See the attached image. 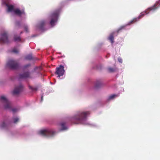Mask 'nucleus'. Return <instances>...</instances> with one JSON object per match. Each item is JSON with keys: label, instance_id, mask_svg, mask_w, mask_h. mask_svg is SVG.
I'll return each instance as SVG.
<instances>
[{"label": "nucleus", "instance_id": "obj_15", "mask_svg": "<svg viewBox=\"0 0 160 160\" xmlns=\"http://www.w3.org/2000/svg\"><path fill=\"white\" fill-rule=\"evenodd\" d=\"M6 6L8 8V12H12L13 11L14 12V10L15 9H14V6L13 5H8V4H7Z\"/></svg>", "mask_w": 160, "mask_h": 160}, {"label": "nucleus", "instance_id": "obj_28", "mask_svg": "<svg viewBox=\"0 0 160 160\" xmlns=\"http://www.w3.org/2000/svg\"><path fill=\"white\" fill-rule=\"evenodd\" d=\"M43 100V96H42L41 98V102H42Z\"/></svg>", "mask_w": 160, "mask_h": 160}, {"label": "nucleus", "instance_id": "obj_21", "mask_svg": "<svg viewBox=\"0 0 160 160\" xmlns=\"http://www.w3.org/2000/svg\"><path fill=\"white\" fill-rule=\"evenodd\" d=\"M66 124V123L64 122H62L61 124V125L62 127V130H66L67 129V127L65 126V125Z\"/></svg>", "mask_w": 160, "mask_h": 160}, {"label": "nucleus", "instance_id": "obj_27", "mask_svg": "<svg viewBox=\"0 0 160 160\" xmlns=\"http://www.w3.org/2000/svg\"><path fill=\"white\" fill-rule=\"evenodd\" d=\"M118 60L119 61V62H120L121 63H122V59L120 58H118Z\"/></svg>", "mask_w": 160, "mask_h": 160}, {"label": "nucleus", "instance_id": "obj_26", "mask_svg": "<svg viewBox=\"0 0 160 160\" xmlns=\"http://www.w3.org/2000/svg\"><path fill=\"white\" fill-rule=\"evenodd\" d=\"M24 29L26 32H29L28 28L27 26L25 25L24 26Z\"/></svg>", "mask_w": 160, "mask_h": 160}, {"label": "nucleus", "instance_id": "obj_22", "mask_svg": "<svg viewBox=\"0 0 160 160\" xmlns=\"http://www.w3.org/2000/svg\"><path fill=\"white\" fill-rule=\"evenodd\" d=\"M31 66V64H26V65H25L23 67V70H25L28 68V67H30Z\"/></svg>", "mask_w": 160, "mask_h": 160}, {"label": "nucleus", "instance_id": "obj_18", "mask_svg": "<svg viewBox=\"0 0 160 160\" xmlns=\"http://www.w3.org/2000/svg\"><path fill=\"white\" fill-rule=\"evenodd\" d=\"M14 39L15 41L19 42L21 41V38L20 37L17 35L14 36Z\"/></svg>", "mask_w": 160, "mask_h": 160}, {"label": "nucleus", "instance_id": "obj_11", "mask_svg": "<svg viewBox=\"0 0 160 160\" xmlns=\"http://www.w3.org/2000/svg\"><path fill=\"white\" fill-rule=\"evenodd\" d=\"M14 14L19 16H21L22 14H25L23 10H20L18 8L15 9L14 10Z\"/></svg>", "mask_w": 160, "mask_h": 160}, {"label": "nucleus", "instance_id": "obj_20", "mask_svg": "<svg viewBox=\"0 0 160 160\" xmlns=\"http://www.w3.org/2000/svg\"><path fill=\"white\" fill-rule=\"evenodd\" d=\"M118 96V95H116V94L112 95L109 96L108 100H110L111 99H113L115 97H117Z\"/></svg>", "mask_w": 160, "mask_h": 160}, {"label": "nucleus", "instance_id": "obj_10", "mask_svg": "<svg viewBox=\"0 0 160 160\" xmlns=\"http://www.w3.org/2000/svg\"><path fill=\"white\" fill-rule=\"evenodd\" d=\"M22 88L23 86L21 84L20 85L16 87L13 91V94L16 95L18 94L22 90Z\"/></svg>", "mask_w": 160, "mask_h": 160}, {"label": "nucleus", "instance_id": "obj_31", "mask_svg": "<svg viewBox=\"0 0 160 160\" xmlns=\"http://www.w3.org/2000/svg\"><path fill=\"white\" fill-rule=\"evenodd\" d=\"M22 32H21V34Z\"/></svg>", "mask_w": 160, "mask_h": 160}, {"label": "nucleus", "instance_id": "obj_23", "mask_svg": "<svg viewBox=\"0 0 160 160\" xmlns=\"http://www.w3.org/2000/svg\"><path fill=\"white\" fill-rule=\"evenodd\" d=\"M29 88L32 90V91H37L38 88L37 87H33L32 86H29Z\"/></svg>", "mask_w": 160, "mask_h": 160}, {"label": "nucleus", "instance_id": "obj_29", "mask_svg": "<svg viewBox=\"0 0 160 160\" xmlns=\"http://www.w3.org/2000/svg\"><path fill=\"white\" fill-rule=\"evenodd\" d=\"M12 110L13 112H14L15 111V110L14 109H12Z\"/></svg>", "mask_w": 160, "mask_h": 160}, {"label": "nucleus", "instance_id": "obj_16", "mask_svg": "<svg viewBox=\"0 0 160 160\" xmlns=\"http://www.w3.org/2000/svg\"><path fill=\"white\" fill-rule=\"evenodd\" d=\"M8 123L7 121H4L0 125V127L2 128H6L8 125Z\"/></svg>", "mask_w": 160, "mask_h": 160}, {"label": "nucleus", "instance_id": "obj_19", "mask_svg": "<svg viewBox=\"0 0 160 160\" xmlns=\"http://www.w3.org/2000/svg\"><path fill=\"white\" fill-rule=\"evenodd\" d=\"M25 59L28 60H31L33 59V58L32 54H29L27 55L25 57Z\"/></svg>", "mask_w": 160, "mask_h": 160}, {"label": "nucleus", "instance_id": "obj_13", "mask_svg": "<svg viewBox=\"0 0 160 160\" xmlns=\"http://www.w3.org/2000/svg\"><path fill=\"white\" fill-rule=\"evenodd\" d=\"M46 22L44 20L42 21L40 23L38 27L39 28L41 29L42 30L43 29L45 25Z\"/></svg>", "mask_w": 160, "mask_h": 160}, {"label": "nucleus", "instance_id": "obj_6", "mask_svg": "<svg viewBox=\"0 0 160 160\" xmlns=\"http://www.w3.org/2000/svg\"><path fill=\"white\" fill-rule=\"evenodd\" d=\"M0 100L4 104V108L5 109H9L11 107V102L4 96H1Z\"/></svg>", "mask_w": 160, "mask_h": 160}, {"label": "nucleus", "instance_id": "obj_4", "mask_svg": "<svg viewBox=\"0 0 160 160\" xmlns=\"http://www.w3.org/2000/svg\"><path fill=\"white\" fill-rule=\"evenodd\" d=\"M7 67L12 69H17L19 67V64L16 61L10 60L7 63Z\"/></svg>", "mask_w": 160, "mask_h": 160}, {"label": "nucleus", "instance_id": "obj_24", "mask_svg": "<svg viewBox=\"0 0 160 160\" xmlns=\"http://www.w3.org/2000/svg\"><path fill=\"white\" fill-rule=\"evenodd\" d=\"M13 122L14 123H16L19 121V118H14L13 119Z\"/></svg>", "mask_w": 160, "mask_h": 160}, {"label": "nucleus", "instance_id": "obj_12", "mask_svg": "<svg viewBox=\"0 0 160 160\" xmlns=\"http://www.w3.org/2000/svg\"><path fill=\"white\" fill-rule=\"evenodd\" d=\"M115 32H113L110 34L108 38V39L110 41L111 43L113 44L114 42V35Z\"/></svg>", "mask_w": 160, "mask_h": 160}, {"label": "nucleus", "instance_id": "obj_2", "mask_svg": "<svg viewBox=\"0 0 160 160\" xmlns=\"http://www.w3.org/2000/svg\"><path fill=\"white\" fill-rule=\"evenodd\" d=\"M90 114L89 112H79L72 118V122L75 124L82 123L85 121L88 115Z\"/></svg>", "mask_w": 160, "mask_h": 160}, {"label": "nucleus", "instance_id": "obj_5", "mask_svg": "<svg viewBox=\"0 0 160 160\" xmlns=\"http://www.w3.org/2000/svg\"><path fill=\"white\" fill-rule=\"evenodd\" d=\"M59 12V10H56L50 16L51 20L50 23L52 26H53L54 25V23L57 21Z\"/></svg>", "mask_w": 160, "mask_h": 160}, {"label": "nucleus", "instance_id": "obj_7", "mask_svg": "<svg viewBox=\"0 0 160 160\" xmlns=\"http://www.w3.org/2000/svg\"><path fill=\"white\" fill-rule=\"evenodd\" d=\"M9 42L8 33L6 32H4L1 34L0 38V43H8Z\"/></svg>", "mask_w": 160, "mask_h": 160}, {"label": "nucleus", "instance_id": "obj_3", "mask_svg": "<svg viewBox=\"0 0 160 160\" xmlns=\"http://www.w3.org/2000/svg\"><path fill=\"white\" fill-rule=\"evenodd\" d=\"M38 133L39 134L43 136L52 137L55 134L56 132L52 129L47 128L40 131Z\"/></svg>", "mask_w": 160, "mask_h": 160}, {"label": "nucleus", "instance_id": "obj_17", "mask_svg": "<svg viewBox=\"0 0 160 160\" xmlns=\"http://www.w3.org/2000/svg\"><path fill=\"white\" fill-rule=\"evenodd\" d=\"M117 68L115 67L112 68L111 67H109L107 68L108 71L109 72H113L116 71Z\"/></svg>", "mask_w": 160, "mask_h": 160}, {"label": "nucleus", "instance_id": "obj_14", "mask_svg": "<svg viewBox=\"0 0 160 160\" xmlns=\"http://www.w3.org/2000/svg\"><path fill=\"white\" fill-rule=\"evenodd\" d=\"M102 85L101 82L99 80H97L96 81L95 85V87L96 88H98L100 87Z\"/></svg>", "mask_w": 160, "mask_h": 160}, {"label": "nucleus", "instance_id": "obj_30", "mask_svg": "<svg viewBox=\"0 0 160 160\" xmlns=\"http://www.w3.org/2000/svg\"><path fill=\"white\" fill-rule=\"evenodd\" d=\"M37 68V67H36L35 68V70H36Z\"/></svg>", "mask_w": 160, "mask_h": 160}, {"label": "nucleus", "instance_id": "obj_9", "mask_svg": "<svg viewBox=\"0 0 160 160\" xmlns=\"http://www.w3.org/2000/svg\"><path fill=\"white\" fill-rule=\"evenodd\" d=\"M31 78L30 73L29 72H26L20 74L19 76V79H22L26 78Z\"/></svg>", "mask_w": 160, "mask_h": 160}, {"label": "nucleus", "instance_id": "obj_25", "mask_svg": "<svg viewBox=\"0 0 160 160\" xmlns=\"http://www.w3.org/2000/svg\"><path fill=\"white\" fill-rule=\"evenodd\" d=\"M12 52L15 53H17L18 52V51L16 48H14L12 50Z\"/></svg>", "mask_w": 160, "mask_h": 160}, {"label": "nucleus", "instance_id": "obj_8", "mask_svg": "<svg viewBox=\"0 0 160 160\" xmlns=\"http://www.w3.org/2000/svg\"><path fill=\"white\" fill-rule=\"evenodd\" d=\"M63 66L60 65L58 67L56 68V71L55 73L58 75V77L60 78V76H62L64 73Z\"/></svg>", "mask_w": 160, "mask_h": 160}, {"label": "nucleus", "instance_id": "obj_1", "mask_svg": "<svg viewBox=\"0 0 160 160\" xmlns=\"http://www.w3.org/2000/svg\"><path fill=\"white\" fill-rule=\"evenodd\" d=\"M158 8V7H156L155 5L152 6L151 7L148 8V9H146L144 12H142L140 15L137 18H133L132 20L130 21L129 23L127 25H123L120 27L117 30V32L118 33L121 30L124 29L126 26L128 25H130L132 23L136 22L139 20L141 18H142L145 14H147L148 13L149 11H154Z\"/></svg>", "mask_w": 160, "mask_h": 160}]
</instances>
